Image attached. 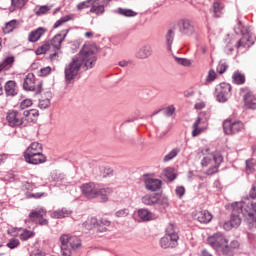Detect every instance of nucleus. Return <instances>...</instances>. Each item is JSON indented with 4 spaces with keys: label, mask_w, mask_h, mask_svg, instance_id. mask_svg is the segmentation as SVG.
<instances>
[{
    "label": "nucleus",
    "mask_w": 256,
    "mask_h": 256,
    "mask_svg": "<svg viewBox=\"0 0 256 256\" xmlns=\"http://www.w3.org/2000/svg\"><path fill=\"white\" fill-rule=\"evenodd\" d=\"M95 63H97V46L94 44H84L80 52L65 67L64 75L66 83H71L79 75L81 67L86 70L93 69Z\"/></svg>",
    "instance_id": "nucleus-1"
},
{
    "label": "nucleus",
    "mask_w": 256,
    "mask_h": 256,
    "mask_svg": "<svg viewBox=\"0 0 256 256\" xmlns=\"http://www.w3.org/2000/svg\"><path fill=\"white\" fill-rule=\"evenodd\" d=\"M208 245L217 251V253H222L225 256H233L235 254V249H239V241L232 240L229 243L225 234L218 232L208 237Z\"/></svg>",
    "instance_id": "nucleus-2"
},
{
    "label": "nucleus",
    "mask_w": 256,
    "mask_h": 256,
    "mask_svg": "<svg viewBox=\"0 0 256 256\" xmlns=\"http://www.w3.org/2000/svg\"><path fill=\"white\" fill-rule=\"evenodd\" d=\"M80 191L86 199H97L100 197L103 203L109 201V195L113 194V188L105 187L103 184L88 182L80 186Z\"/></svg>",
    "instance_id": "nucleus-3"
},
{
    "label": "nucleus",
    "mask_w": 256,
    "mask_h": 256,
    "mask_svg": "<svg viewBox=\"0 0 256 256\" xmlns=\"http://www.w3.org/2000/svg\"><path fill=\"white\" fill-rule=\"evenodd\" d=\"M24 159L29 165H41L47 162V157L43 155V145L39 142H32L24 152Z\"/></svg>",
    "instance_id": "nucleus-4"
},
{
    "label": "nucleus",
    "mask_w": 256,
    "mask_h": 256,
    "mask_svg": "<svg viewBox=\"0 0 256 256\" xmlns=\"http://www.w3.org/2000/svg\"><path fill=\"white\" fill-rule=\"evenodd\" d=\"M60 242L62 256H72L73 252H71V249L75 251V249H80L81 247V239H79L77 236H71L69 234L62 235L60 237Z\"/></svg>",
    "instance_id": "nucleus-5"
},
{
    "label": "nucleus",
    "mask_w": 256,
    "mask_h": 256,
    "mask_svg": "<svg viewBox=\"0 0 256 256\" xmlns=\"http://www.w3.org/2000/svg\"><path fill=\"white\" fill-rule=\"evenodd\" d=\"M223 163V156L219 153H211L205 156L202 161V167H207L209 165H213L207 170V175H215L217 171H219V166Z\"/></svg>",
    "instance_id": "nucleus-6"
},
{
    "label": "nucleus",
    "mask_w": 256,
    "mask_h": 256,
    "mask_svg": "<svg viewBox=\"0 0 256 256\" xmlns=\"http://www.w3.org/2000/svg\"><path fill=\"white\" fill-rule=\"evenodd\" d=\"M234 31L236 35H243L242 38L236 43V49H241V47L247 49L253 45V42L249 40V29L244 27L241 21H238V23L235 25Z\"/></svg>",
    "instance_id": "nucleus-7"
},
{
    "label": "nucleus",
    "mask_w": 256,
    "mask_h": 256,
    "mask_svg": "<svg viewBox=\"0 0 256 256\" xmlns=\"http://www.w3.org/2000/svg\"><path fill=\"white\" fill-rule=\"evenodd\" d=\"M24 91H35L36 95H39L43 91V82H38L35 80V74L28 73L23 80Z\"/></svg>",
    "instance_id": "nucleus-8"
},
{
    "label": "nucleus",
    "mask_w": 256,
    "mask_h": 256,
    "mask_svg": "<svg viewBox=\"0 0 256 256\" xmlns=\"http://www.w3.org/2000/svg\"><path fill=\"white\" fill-rule=\"evenodd\" d=\"M223 131L225 135H237L245 131V124L241 120H225L223 123Z\"/></svg>",
    "instance_id": "nucleus-9"
},
{
    "label": "nucleus",
    "mask_w": 256,
    "mask_h": 256,
    "mask_svg": "<svg viewBox=\"0 0 256 256\" xmlns=\"http://www.w3.org/2000/svg\"><path fill=\"white\" fill-rule=\"evenodd\" d=\"M6 121L10 127H21V125H25L23 110H9L6 115Z\"/></svg>",
    "instance_id": "nucleus-10"
},
{
    "label": "nucleus",
    "mask_w": 256,
    "mask_h": 256,
    "mask_svg": "<svg viewBox=\"0 0 256 256\" xmlns=\"http://www.w3.org/2000/svg\"><path fill=\"white\" fill-rule=\"evenodd\" d=\"M231 97V84L229 83H220L216 87V101L218 103H227Z\"/></svg>",
    "instance_id": "nucleus-11"
},
{
    "label": "nucleus",
    "mask_w": 256,
    "mask_h": 256,
    "mask_svg": "<svg viewBox=\"0 0 256 256\" xmlns=\"http://www.w3.org/2000/svg\"><path fill=\"white\" fill-rule=\"evenodd\" d=\"M46 215L47 210H45V208L32 210L29 214V221H32V223H36V225H48L49 221L45 219Z\"/></svg>",
    "instance_id": "nucleus-12"
},
{
    "label": "nucleus",
    "mask_w": 256,
    "mask_h": 256,
    "mask_svg": "<svg viewBox=\"0 0 256 256\" xmlns=\"http://www.w3.org/2000/svg\"><path fill=\"white\" fill-rule=\"evenodd\" d=\"M141 201L144 205L153 206V205H163L167 207V198L161 197L158 194H146L141 198Z\"/></svg>",
    "instance_id": "nucleus-13"
},
{
    "label": "nucleus",
    "mask_w": 256,
    "mask_h": 256,
    "mask_svg": "<svg viewBox=\"0 0 256 256\" xmlns=\"http://www.w3.org/2000/svg\"><path fill=\"white\" fill-rule=\"evenodd\" d=\"M67 35H69V29H64L50 40V46L54 51H61V44L65 41Z\"/></svg>",
    "instance_id": "nucleus-14"
},
{
    "label": "nucleus",
    "mask_w": 256,
    "mask_h": 256,
    "mask_svg": "<svg viewBox=\"0 0 256 256\" xmlns=\"http://www.w3.org/2000/svg\"><path fill=\"white\" fill-rule=\"evenodd\" d=\"M179 31L182 35H187L191 37L193 33H195V26H193V22L189 19H182L178 22Z\"/></svg>",
    "instance_id": "nucleus-15"
},
{
    "label": "nucleus",
    "mask_w": 256,
    "mask_h": 256,
    "mask_svg": "<svg viewBox=\"0 0 256 256\" xmlns=\"http://www.w3.org/2000/svg\"><path fill=\"white\" fill-rule=\"evenodd\" d=\"M151 55H153V48L149 44L140 47L135 54L137 59H149Z\"/></svg>",
    "instance_id": "nucleus-16"
},
{
    "label": "nucleus",
    "mask_w": 256,
    "mask_h": 256,
    "mask_svg": "<svg viewBox=\"0 0 256 256\" xmlns=\"http://www.w3.org/2000/svg\"><path fill=\"white\" fill-rule=\"evenodd\" d=\"M90 13H94L97 16L103 15L105 13V0H94L90 8Z\"/></svg>",
    "instance_id": "nucleus-17"
},
{
    "label": "nucleus",
    "mask_w": 256,
    "mask_h": 256,
    "mask_svg": "<svg viewBox=\"0 0 256 256\" xmlns=\"http://www.w3.org/2000/svg\"><path fill=\"white\" fill-rule=\"evenodd\" d=\"M144 185L147 191H159L161 189V180L155 178H146Z\"/></svg>",
    "instance_id": "nucleus-18"
},
{
    "label": "nucleus",
    "mask_w": 256,
    "mask_h": 256,
    "mask_svg": "<svg viewBox=\"0 0 256 256\" xmlns=\"http://www.w3.org/2000/svg\"><path fill=\"white\" fill-rule=\"evenodd\" d=\"M178 241L174 238H171L170 236H164L160 239V246L162 247V249H173L175 247H177L178 245Z\"/></svg>",
    "instance_id": "nucleus-19"
},
{
    "label": "nucleus",
    "mask_w": 256,
    "mask_h": 256,
    "mask_svg": "<svg viewBox=\"0 0 256 256\" xmlns=\"http://www.w3.org/2000/svg\"><path fill=\"white\" fill-rule=\"evenodd\" d=\"M45 33H47V29L44 27H39L29 33L28 41H30V43H37V41H39V39H41Z\"/></svg>",
    "instance_id": "nucleus-20"
},
{
    "label": "nucleus",
    "mask_w": 256,
    "mask_h": 256,
    "mask_svg": "<svg viewBox=\"0 0 256 256\" xmlns=\"http://www.w3.org/2000/svg\"><path fill=\"white\" fill-rule=\"evenodd\" d=\"M165 233L167 237H170L172 239H176V241H179V227H177V224L169 223L165 229Z\"/></svg>",
    "instance_id": "nucleus-21"
},
{
    "label": "nucleus",
    "mask_w": 256,
    "mask_h": 256,
    "mask_svg": "<svg viewBox=\"0 0 256 256\" xmlns=\"http://www.w3.org/2000/svg\"><path fill=\"white\" fill-rule=\"evenodd\" d=\"M23 114L25 123H33V121L39 117V110H23Z\"/></svg>",
    "instance_id": "nucleus-22"
},
{
    "label": "nucleus",
    "mask_w": 256,
    "mask_h": 256,
    "mask_svg": "<svg viewBox=\"0 0 256 256\" xmlns=\"http://www.w3.org/2000/svg\"><path fill=\"white\" fill-rule=\"evenodd\" d=\"M4 89L7 97H15L17 95V83L13 80L6 82Z\"/></svg>",
    "instance_id": "nucleus-23"
},
{
    "label": "nucleus",
    "mask_w": 256,
    "mask_h": 256,
    "mask_svg": "<svg viewBox=\"0 0 256 256\" xmlns=\"http://www.w3.org/2000/svg\"><path fill=\"white\" fill-rule=\"evenodd\" d=\"M71 213H72L71 210H68L67 208H62V209L53 211L50 214V217H52V219H65V217H69Z\"/></svg>",
    "instance_id": "nucleus-24"
},
{
    "label": "nucleus",
    "mask_w": 256,
    "mask_h": 256,
    "mask_svg": "<svg viewBox=\"0 0 256 256\" xmlns=\"http://www.w3.org/2000/svg\"><path fill=\"white\" fill-rule=\"evenodd\" d=\"M138 217L139 219H141V221H144V222L153 221V219H155V215L151 211L145 208L138 210Z\"/></svg>",
    "instance_id": "nucleus-25"
},
{
    "label": "nucleus",
    "mask_w": 256,
    "mask_h": 256,
    "mask_svg": "<svg viewBox=\"0 0 256 256\" xmlns=\"http://www.w3.org/2000/svg\"><path fill=\"white\" fill-rule=\"evenodd\" d=\"M13 63H15V57L8 56L6 57L2 63H0V71H9L13 67Z\"/></svg>",
    "instance_id": "nucleus-26"
},
{
    "label": "nucleus",
    "mask_w": 256,
    "mask_h": 256,
    "mask_svg": "<svg viewBox=\"0 0 256 256\" xmlns=\"http://www.w3.org/2000/svg\"><path fill=\"white\" fill-rule=\"evenodd\" d=\"M212 219L213 215H211L207 210L199 212L197 216L199 223H210Z\"/></svg>",
    "instance_id": "nucleus-27"
},
{
    "label": "nucleus",
    "mask_w": 256,
    "mask_h": 256,
    "mask_svg": "<svg viewBox=\"0 0 256 256\" xmlns=\"http://www.w3.org/2000/svg\"><path fill=\"white\" fill-rule=\"evenodd\" d=\"M52 9V6L49 5H43V6H39L37 5L34 8V13L35 15H37V17H41L43 15H47V13H49Z\"/></svg>",
    "instance_id": "nucleus-28"
},
{
    "label": "nucleus",
    "mask_w": 256,
    "mask_h": 256,
    "mask_svg": "<svg viewBox=\"0 0 256 256\" xmlns=\"http://www.w3.org/2000/svg\"><path fill=\"white\" fill-rule=\"evenodd\" d=\"M18 22L17 20H11L5 24V26L2 28V31L5 35L9 33H13L15 29H17Z\"/></svg>",
    "instance_id": "nucleus-29"
},
{
    "label": "nucleus",
    "mask_w": 256,
    "mask_h": 256,
    "mask_svg": "<svg viewBox=\"0 0 256 256\" xmlns=\"http://www.w3.org/2000/svg\"><path fill=\"white\" fill-rule=\"evenodd\" d=\"M73 19H75V16L73 14L63 16L54 23L53 29H59V27H62L64 23H68V21H73Z\"/></svg>",
    "instance_id": "nucleus-30"
},
{
    "label": "nucleus",
    "mask_w": 256,
    "mask_h": 256,
    "mask_svg": "<svg viewBox=\"0 0 256 256\" xmlns=\"http://www.w3.org/2000/svg\"><path fill=\"white\" fill-rule=\"evenodd\" d=\"M232 81L235 85H244L245 84V74L239 72V70L235 71L232 75Z\"/></svg>",
    "instance_id": "nucleus-31"
},
{
    "label": "nucleus",
    "mask_w": 256,
    "mask_h": 256,
    "mask_svg": "<svg viewBox=\"0 0 256 256\" xmlns=\"http://www.w3.org/2000/svg\"><path fill=\"white\" fill-rule=\"evenodd\" d=\"M99 225V220L95 217L88 218L84 223L83 227L87 229V231H91L92 229H95Z\"/></svg>",
    "instance_id": "nucleus-32"
},
{
    "label": "nucleus",
    "mask_w": 256,
    "mask_h": 256,
    "mask_svg": "<svg viewBox=\"0 0 256 256\" xmlns=\"http://www.w3.org/2000/svg\"><path fill=\"white\" fill-rule=\"evenodd\" d=\"M114 13L122 15L123 17H137V12L132 9L118 8L114 10Z\"/></svg>",
    "instance_id": "nucleus-33"
},
{
    "label": "nucleus",
    "mask_w": 256,
    "mask_h": 256,
    "mask_svg": "<svg viewBox=\"0 0 256 256\" xmlns=\"http://www.w3.org/2000/svg\"><path fill=\"white\" fill-rule=\"evenodd\" d=\"M201 123V118L198 117L192 126V137H198V135H201V133H203V127L199 126L201 125Z\"/></svg>",
    "instance_id": "nucleus-34"
},
{
    "label": "nucleus",
    "mask_w": 256,
    "mask_h": 256,
    "mask_svg": "<svg viewBox=\"0 0 256 256\" xmlns=\"http://www.w3.org/2000/svg\"><path fill=\"white\" fill-rule=\"evenodd\" d=\"M181 153V148H174L168 154H166L163 158L164 163H169V161H173L175 157H177Z\"/></svg>",
    "instance_id": "nucleus-35"
},
{
    "label": "nucleus",
    "mask_w": 256,
    "mask_h": 256,
    "mask_svg": "<svg viewBox=\"0 0 256 256\" xmlns=\"http://www.w3.org/2000/svg\"><path fill=\"white\" fill-rule=\"evenodd\" d=\"M165 39H166L167 49L168 51H171V45H173V41L175 39V30L173 29L168 30V32L166 33Z\"/></svg>",
    "instance_id": "nucleus-36"
},
{
    "label": "nucleus",
    "mask_w": 256,
    "mask_h": 256,
    "mask_svg": "<svg viewBox=\"0 0 256 256\" xmlns=\"http://www.w3.org/2000/svg\"><path fill=\"white\" fill-rule=\"evenodd\" d=\"M244 101L245 105H247L249 109H256V99H253V96L247 94L244 98Z\"/></svg>",
    "instance_id": "nucleus-37"
},
{
    "label": "nucleus",
    "mask_w": 256,
    "mask_h": 256,
    "mask_svg": "<svg viewBox=\"0 0 256 256\" xmlns=\"http://www.w3.org/2000/svg\"><path fill=\"white\" fill-rule=\"evenodd\" d=\"M227 69H229V64H227V61L225 60H220L216 71L217 73H219V75H223V73H225V71H227Z\"/></svg>",
    "instance_id": "nucleus-38"
},
{
    "label": "nucleus",
    "mask_w": 256,
    "mask_h": 256,
    "mask_svg": "<svg viewBox=\"0 0 256 256\" xmlns=\"http://www.w3.org/2000/svg\"><path fill=\"white\" fill-rule=\"evenodd\" d=\"M111 225V222H109L108 220H101L100 222H98V225L96 226L99 233H105V231H107V227H109Z\"/></svg>",
    "instance_id": "nucleus-39"
},
{
    "label": "nucleus",
    "mask_w": 256,
    "mask_h": 256,
    "mask_svg": "<svg viewBox=\"0 0 256 256\" xmlns=\"http://www.w3.org/2000/svg\"><path fill=\"white\" fill-rule=\"evenodd\" d=\"M95 0H86L77 5V9L81 11L82 9H89V7H93V3Z\"/></svg>",
    "instance_id": "nucleus-40"
},
{
    "label": "nucleus",
    "mask_w": 256,
    "mask_h": 256,
    "mask_svg": "<svg viewBox=\"0 0 256 256\" xmlns=\"http://www.w3.org/2000/svg\"><path fill=\"white\" fill-rule=\"evenodd\" d=\"M49 49H51V44L45 43L36 50V54L37 55H45V53H47V51H49Z\"/></svg>",
    "instance_id": "nucleus-41"
},
{
    "label": "nucleus",
    "mask_w": 256,
    "mask_h": 256,
    "mask_svg": "<svg viewBox=\"0 0 256 256\" xmlns=\"http://www.w3.org/2000/svg\"><path fill=\"white\" fill-rule=\"evenodd\" d=\"M21 245V242L17 238H12L9 240V242L6 244V247L8 249H17Z\"/></svg>",
    "instance_id": "nucleus-42"
},
{
    "label": "nucleus",
    "mask_w": 256,
    "mask_h": 256,
    "mask_svg": "<svg viewBox=\"0 0 256 256\" xmlns=\"http://www.w3.org/2000/svg\"><path fill=\"white\" fill-rule=\"evenodd\" d=\"M31 237H35V232L24 230L22 234H20L21 241H27L28 239H31Z\"/></svg>",
    "instance_id": "nucleus-43"
},
{
    "label": "nucleus",
    "mask_w": 256,
    "mask_h": 256,
    "mask_svg": "<svg viewBox=\"0 0 256 256\" xmlns=\"http://www.w3.org/2000/svg\"><path fill=\"white\" fill-rule=\"evenodd\" d=\"M221 11H223V6L219 2L213 3V13L216 17H221Z\"/></svg>",
    "instance_id": "nucleus-44"
},
{
    "label": "nucleus",
    "mask_w": 256,
    "mask_h": 256,
    "mask_svg": "<svg viewBox=\"0 0 256 256\" xmlns=\"http://www.w3.org/2000/svg\"><path fill=\"white\" fill-rule=\"evenodd\" d=\"M175 61L178 65H182L183 67H191V60L187 58L175 57Z\"/></svg>",
    "instance_id": "nucleus-45"
},
{
    "label": "nucleus",
    "mask_w": 256,
    "mask_h": 256,
    "mask_svg": "<svg viewBox=\"0 0 256 256\" xmlns=\"http://www.w3.org/2000/svg\"><path fill=\"white\" fill-rule=\"evenodd\" d=\"M162 113L163 115H165L166 117H172L173 113H175V106L170 105L164 109H162Z\"/></svg>",
    "instance_id": "nucleus-46"
},
{
    "label": "nucleus",
    "mask_w": 256,
    "mask_h": 256,
    "mask_svg": "<svg viewBox=\"0 0 256 256\" xmlns=\"http://www.w3.org/2000/svg\"><path fill=\"white\" fill-rule=\"evenodd\" d=\"M12 6L16 9H23L25 7V4L27 3V0H11Z\"/></svg>",
    "instance_id": "nucleus-47"
},
{
    "label": "nucleus",
    "mask_w": 256,
    "mask_h": 256,
    "mask_svg": "<svg viewBox=\"0 0 256 256\" xmlns=\"http://www.w3.org/2000/svg\"><path fill=\"white\" fill-rule=\"evenodd\" d=\"M49 107H51V99L46 98L39 101L40 109H49Z\"/></svg>",
    "instance_id": "nucleus-48"
},
{
    "label": "nucleus",
    "mask_w": 256,
    "mask_h": 256,
    "mask_svg": "<svg viewBox=\"0 0 256 256\" xmlns=\"http://www.w3.org/2000/svg\"><path fill=\"white\" fill-rule=\"evenodd\" d=\"M33 105V101L31 99H25L20 103V111H25L28 107Z\"/></svg>",
    "instance_id": "nucleus-49"
},
{
    "label": "nucleus",
    "mask_w": 256,
    "mask_h": 256,
    "mask_svg": "<svg viewBox=\"0 0 256 256\" xmlns=\"http://www.w3.org/2000/svg\"><path fill=\"white\" fill-rule=\"evenodd\" d=\"M129 215V209L123 208L116 211L115 216L119 218L127 217Z\"/></svg>",
    "instance_id": "nucleus-50"
},
{
    "label": "nucleus",
    "mask_w": 256,
    "mask_h": 256,
    "mask_svg": "<svg viewBox=\"0 0 256 256\" xmlns=\"http://www.w3.org/2000/svg\"><path fill=\"white\" fill-rule=\"evenodd\" d=\"M256 165V160L255 159H249L246 160V171H249L251 173V171H253V168Z\"/></svg>",
    "instance_id": "nucleus-51"
},
{
    "label": "nucleus",
    "mask_w": 256,
    "mask_h": 256,
    "mask_svg": "<svg viewBox=\"0 0 256 256\" xmlns=\"http://www.w3.org/2000/svg\"><path fill=\"white\" fill-rule=\"evenodd\" d=\"M176 195H177V197H179V198L183 197V195H185V187H183V186H178V187L176 188Z\"/></svg>",
    "instance_id": "nucleus-52"
},
{
    "label": "nucleus",
    "mask_w": 256,
    "mask_h": 256,
    "mask_svg": "<svg viewBox=\"0 0 256 256\" xmlns=\"http://www.w3.org/2000/svg\"><path fill=\"white\" fill-rule=\"evenodd\" d=\"M217 77V73H215V70H210L208 72L207 81H215Z\"/></svg>",
    "instance_id": "nucleus-53"
},
{
    "label": "nucleus",
    "mask_w": 256,
    "mask_h": 256,
    "mask_svg": "<svg viewBox=\"0 0 256 256\" xmlns=\"http://www.w3.org/2000/svg\"><path fill=\"white\" fill-rule=\"evenodd\" d=\"M233 228H235V226L232 224L231 220L227 221V222H224L223 229L225 231H231V229H233Z\"/></svg>",
    "instance_id": "nucleus-54"
},
{
    "label": "nucleus",
    "mask_w": 256,
    "mask_h": 256,
    "mask_svg": "<svg viewBox=\"0 0 256 256\" xmlns=\"http://www.w3.org/2000/svg\"><path fill=\"white\" fill-rule=\"evenodd\" d=\"M40 73L43 77L49 75V73H51V67L47 66V67L40 69Z\"/></svg>",
    "instance_id": "nucleus-55"
},
{
    "label": "nucleus",
    "mask_w": 256,
    "mask_h": 256,
    "mask_svg": "<svg viewBox=\"0 0 256 256\" xmlns=\"http://www.w3.org/2000/svg\"><path fill=\"white\" fill-rule=\"evenodd\" d=\"M44 195L45 193L43 192H37L30 194L29 197H33L34 199H41V197H43Z\"/></svg>",
    "instance_id": "nucleus-56"
},
{
    "label": "nucleus",
    "mask_w": 256,
    "mask_h": 256,
    "mask_svg": "<svg viewBox=\"0 0 256 256\" xmlns=\"http://www.w3.org/2000/svg\"><path fill=\"white\" fill-rule=\"evenodd\" d=\"M165 175L169 179V181H175V179H177V176L175 174H171L169 171H166Z\"/></svg>",
    "instance_id": "nucleus-57"
},
{
    "label": "nucleus",
    "mask_w": 256,
    "mask_h": 256,
    "mask_svg": "<svg viewBox=\"0 0 256 256\" xmlns=\"http://www.w3.org/2000/svg\"><path fill=\"white\" fill-rule=\"evenodd\" d=\"M204 107H205V102H203V101L197 102L195 104V109H197L198 111L201 109H204Z\"/></svg>",
    "instance_id": "nucleus-58"
},
{
    "label": "nucleus",
    "mask_w": 256,
    "mask_h": 256,
    "mask_svg": "<svg viewBox=\"0 0 256 256\" xmlns=\"http://www.w3.org/2000/svg\"><path fill=\"white\" fill-rule=\"evenodd\" d=\"M250 197L251 199H256V188L253 186L250 190Z\"/></svg>",
    "instance_id": "nucleus-59"
},
{
    "label": "nucleus",
    "mask_w": 256,
    "mask_h": 256,
    "mask_svg": "<svg viewBox=\"0 0 256 256\" xmlns=\"http://www.w3.org/2000/svg\"><path fill=\"white\" fill-rule=\"evenodd\" d=\"M119 67H129V61H126V60H121L119 63H118Z\"/></svg>",
    "instance_id": "nucleus-60"
},
{
    "label": "nucleus",
    "mask_w": 256,
    "mask_h": 256,
    "mask_svg": "<svg viewBox=\"0 0 256 256\" xmlns=\"http://www.w3.org/2000/svg\"><path fill=\"white\" fill-rule=\"evenodd\" d=\"M7 161V154H0V165H3Z\"/></svg>",
    "instance_id": "nucleus-61"
},
{
    "label": "nucleus",
    "mask_w": 256,
    "mask_h": 256,
    "mask_svg": "<svg viewBox=\"0 0 256 256\" xmlns=\"http://www.w3.org/2000/svg\"><path fill=\"white\" fill-rule=\"evenodd\" d=\"M30 256H45V254L41 251L32 252Z\"/></svg>",
    "instance_id": "nucleus-62"
},
{
    "label": "nucleus",
    "mask_w": 256,
    "mask_h": 256,
    "mask_svg": "<svg viewBox=\"0 0 256 256\" xmlns=\"http://www.w3.org/2000/svg\"><path fill=\"white\" fill-rule=\"evenodd\" d=\"M201 256H213V254L209 253L206 249H203L201 251Z\"/></svg>",
    "instance_id": "nucleus-63"
},
{
    "label": "nucleus",
    "mask_w": 256,
    "mask_h": 256,
    "mask_svg": "<svg viewBox=\"0 0 256 256\" xmlns=\"http://www.w3.org/2000/svg\"><path fill=\"white\" fill-rule=\"evenodd\" d=\"M57 185H58V187L61 186V185H67V184L65 183V178L60 179V182H59V180H58V181H57Z\"/></svg>",
    "instance_id": "nucleus-64"
}]
</instances>
